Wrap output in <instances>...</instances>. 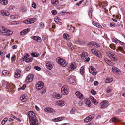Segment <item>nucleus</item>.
<instances>
[{
  "label": "nucleus",
  "mask_w": 125,
  "mask_h": 125,
  "mask_svg": "<svg viewBox=\"0 0 125 125\" xmlns=\"http://www.w3.org/2000/svg\"><path fill=\"white\" fill-rule=\"evenodd\" d=\"M30 125H37L38 123V120L35 114L32 111H30L28 112Z\"/></svg>",
  "instance_id": "1"
},
{
  "label": "nucleus",
  "mask_w": 125,
  "mask_h": 125,
  "mask_svg": "<svg viewBox=\"0 0 125 125\" xmlns=\"http://www.w3.org/2000/svg\"><path fill=\"white\" fill-rule=\"evenodd\" d=\"M1 30L2 32L3 35L7 36L11 35L13 33L12 31L6 28L3 27Z\"/></svg>",
  "instance_id": "2"
},
{
  "label": "nucleus",
  "mask_w": 125,
  "mask_h": 125,
  "mask_svg": "<svg viewBox=\"0 0 125 125\" xmlns=\"http://www.w3.org/2000/svg\"><path fill=\"white\" fill-rule=\"evenodd\" d=\"M57 61V62L62 66L64 67L67 65V63L65 60L61 58H58Z\"/></svg>",
  "instance_id": "3"
},
{
  "label": "nucleus",
  "mask_w": 125,
  "mask_h": 125,
  "mask_svg": "<svg viewBox=\"0 0 125 125\" xmlns=\"http://www.w3.org/2000/svg\"><path fill=\"white\" fill-rule=\"evenodd\" d=\"M67 81L69 83L73 85H75L77 83L76 81L75 80L74 77L72 76H70L68 77Z\"/></svg>",
  "instance_id": "4"
},
{
  "label": "nucleus",
  "mask_w": 125,
  "mask_h": 125,
  "mask_svg": "<svg viewBox=\"0 0 125 125\" xmlns=\"http://www.w3.org/2000/svg\"><path fill=\"white\" fill-rule=\"evenodd\" d=\"M107 54L112 60L115 61H117V56L112 52H109L107 53Z\"/></svg>",
  "instance_id": "5"
},
{
  "label": "nucleus",
  "mask_w": 125,
  "mask_h": 125,
  "mask_svg": "<svg viewBox=\"0 0 125 125\" xmlns=\"http://www.w3.org/2000/svg\"><path fill=\"white\" fill-rule=\"evenodd\" d=\"M68 87L66 85L63 86L61 89V92L64 95H66L68 93Z\"/></svg>",
  "instance_id": "6"
},
{
  "label": "nucleus",
  "mask_w": 125,
  "mask_h": 125,
  "mask_svg": "<svg viewBox=\"0 0 125 125\" xmlns=\"http://www.w3.org/2000/svg\"><path fill=\"white\" fill-rule=\"evenodd\" d=\"M15 85L14 84H8L7 86V88L8 89V91H9L11 94L13 93L15 90Z\"/></svg>",
  "instance_id": "7"
},
{
  "label": "nucleus",
  "mask_w": 125,
  "mask_h": 125,
  "mask_svg": "<svg viewBox=\"0 0 125 125\" xmlns=\"http://www.w3.org/2000/svg\"><path fill=\"white\" fill-rule=\"evenodd\" d=\"M44 86V84L42 82H38L36 85V87L37 90H40L42 89Z\"/></svg>",
  "instance_id": "8"
},
{
  "label": "nucleus",
  "mask_w": 125,
  "mask_h": 125,
  "mask_svg": "<svg viewBox=\"0 0 125 125\" xmlns=\"http://www.w3.org/2000/svg\"><path fill=\"white\" fill-rule=\"evenodd\" d=\"M112 70L113 73L116 75H118L121 73V71L120 70L116 67H113Z\"/></svg>",
  "instance_id": "9"
},
{
  "label": "nucleus",
  "mask_w": 125,
  "mask_h": 125,
  "mask_svg": "<svg viewBox=\"0 0 125 125\" xmlns=\"http://www.w3.org/2000/svg\"><path fill=\"white\" fill-rule=\"evenodd\" d=\"M109 104V102L106 100H104L100 103L101 108L107 107Z\"/></svg>",
  "instance_id": "10"
},
{
  "label": "nucleus",
  "mask_w": 125,
  "mask_h": 125,
  "mask_svg": "<svg viewBox=\"0 0 125 125\" xmlns=\"http://www.w3.org/2000/svg\"><path fill=\"white\" fill-rule=\"evenodd\" d=\"M89 72L92 73L93 75H95L97 73L95 69L92 66H90L89 68Z\"/></svg>",
  "instance_id": "11"
},
{
  "label": "nucleus",
  "mask_w": 125,
  "mask_h": 125,
  "mask_svg": "<svg viewBox=\"0 0 125 125\" xmlns=\"http://www.w3.org/2000/svg\"><path fill=\"white\" fill-rule=\"evenodd\" d=\"M94 116V114L91 115L86 117L84 120V122L85 123L91 121Z\"/></svg>",
  "instance_id": "12"
},
{
  "label": "nucleus",
  "mask_w": 125,
  "mask_h": 125,
  "mask_svg": "<svg viewBox=\"0 0 125 125\" xmlns=\"http://www.w3.org/2000/svg\"><path fill=\"white\" fill-rule=\"evenodd\" d=\"M53 98H55L56 99H59L62 96V95L60 94L57 93L56 92H54L52 94Z\"/></svg>",
  "instance_id": "13"
},
{
  "label": "nucleus",
  "mask_w": 125,
  "mask_h": 125,
  "mask_svg": "<svg viewBox=\"0 0 125 125\" xmlns=\"http://www.w3.org/2000/svg\"><path fill=\"white\" fill-rule=\"evenodd\" d=\"M33 78V74L29 75L26 78L25 80L26 82L27 83L31 82L32 81Z\"/></svg>",
  "instance_id": "14"
},
{
  "label": "nucleus",
  "mask_w": 125,
  "mask_h": 125,
  "mask_svg": "<svg viewBox=\"0 0 125 125\" xmlns=\"http://www.w3.org/2000/svg\"><path fill=\"white\" fill-rule=\"evenodd\" d=\"M30 28H28L24 29L20 32V35L22 36L25 35L30 31Z\"/></svg>",
  "instance_id": "15"
},
{
  "label": "nucleus",
  "mask_w": 125,
  "mask_h": 125,
  "mask_svg": "<svg viewBox=\"0 0 125 125\" xmlns=\"http://www.w3.org/2000/svg\"><path fill=\"white\" fill-rule=\"evenodd\" d=\"M45 112L50 113H52L54 114L55 112V111L53 109L51 108H46L44 109Z\"/></svg>",
  "instance_id": "16"
},
{
  "label": "nucleus",
  "mask_w": 125,
  "mask_h": 125,
  "mask_svg": "<svg viewBox=\"0 0 125 125\" xmlns=\"http://www.w3.org/2000/svg\"><path fill=\"white\" fill-rule=\"evenodd\" d=\"M76 63L74 62L72 63L70 65V68L69 69V71L73 70L75 69L76 68Z\"/></svg>",
  "instance_id": "17"
},
{
  "label": "nucleus",
  "mask_w": 125,
  "mask_h": 125,
  "mask_svg": "<svg viewBox=\"0 0 125 125\" xmlns=\"http://www.w3.org/2000/svg\"><path fill=\"white\" fill-rule=\"evenodd\" d=\"M75 94L77 97L80 99H82L84 98V96L79 91H77L75 93Z\"/></svg>",
  "instance_id": "18"
},
{
  "label": "nucleus",
  "mask_w": 125,
  "mask_h": 125,
  "mask_svg": "<svg viewBox=\"0 0 125 125\" xmlns=\"http://www.w3.org/2000/svg\"><path fill=\"white\" fill-rule=\"evenodd\" d=\"M21 75V71L19 70L16 71L15 73L14 74V77L15 78H18Z\"/></svg>",
  "instance_id": "19"
},
{
  "label": "nucleus",
  "mask_w": 125,
  "mask_h": 125,
  "mask_svg": "<svg viewBox=\"0 0 125 125\" xmlns=\"http://www.w3.org/2000/svg\"><path fill=\"white\" fill-rule=\"evenodd\" d=\"M32 39L37 41V42L41 43L42 42V40L41 38L38 36H33L32 37Z\"/></svg>",
  "instance_id": "20"
},
{
  "label": "nucleus",
  "mask_w": 125,
  "mask_h": 125,
  "mask_svg": "<svg viewBox=\"0 0 125 125\" xmlns=\"http://www.w3.org/2000/svg\"><path fill=\"white\" fill-rule=\"evenodd\" d=\"M57 104L60 106H63L65 105V102L62 100L57 101Z\"/></svg>",
  "instance_id": "21"
},
{
  "label": "nucleus",
  "mask_w": 125,
  "mask_h": 125,
  "mask_svg": "<svg viewBox=\"0 0 125 125\" xmlns=\"http://www.w3.org/2000/svg\"><path fill=\"white\" fill-rule=\"evenodd\" d=\"M46 66L47 68L49 70L51 69L52 67L51 62H48L46 63Z\"/></svg>",
  "instance_id": "22"
},
{
  "label": "nucleus",
  "mask_w": 125,
  "mask_h": 125,
  "mask_svg": "<svg viewBox=\"0 0 125 125\" xmlns=\"http://www.w3.org/2000/svg\"><path fill=\"white\" fill-rule=\"evenodd\" d=\"M20 99L23 102H26L27 100V97L25 95L21 96L20 97Z\"/></svg>",
  "instance_id": "23"
},
{
  "label": "nucleus",
  "mask_w": 125,
  "mask_h": 125,
  "mask_svg": "<svg viewBox=\"0 0 125 125\" xmlns=\"http://www.w3.org/2000/svg\"><path fill=\"white\" fill-rule=\"evenodd\" d=\"M63 37L67 40H69L70 39V36L67 34H64L63 35Z\"/></svg>",
  "instance_id": "24"
},
{
  "label": "nucleus",
  "mask_w": 125,
  "mask_h": 125,
  "mask_svg": "<svg viewBox=\"0 0 125 125\" xmlns=\"http://www.w3.org/2000/svg\"><path fill=\"white\" fill-rule=\"evenodd\" d=\"M92 24L94 25L97 27L99 28H101V26L99 23H97V22H95L94 21H93Z\"/></svg>",
  "instance_id": "25"
},
{
  "label": "nucleus",
  "mask_w": 125,
  "mask_h": 125,
  "mask_svg": "<svg viewBox=\"0 0 125 125\" xmlns=\"http://www.w3.org/2000/svg\"><path fill=\"white\" fill-rule=\"evenodd\" d=\"M63 119V118L62 117H60L53 119V121H54L58 122L62 121Z\"/></svg>",
  "instance_id": "26"
},
{
  "label": "nucleus",
  "mask_w": 125,
  "mask_h": 125,
  "mask_svg": "<svg viewBox=\"0 0 125 125\" xmlns=\"http://www.w3.org/2000/svg\"><path fill=\"white\" fill-rule=\"evenodd\" d=\"M10 18L12 19H14L19 18L18 15H12L10 16Z\"/></svg>",
  "instance_id": "27"
},
{
  "label": "nucleus",
  "mask_w": 125,
  "mask_h": 125,
  "mask_svg": "<svg viewBox=\"0 0 125 125\" xmlns=\"http://www.w3.org/2000/svg\"><path fill=\"white\" fill-rule=\"evenodd\" d=\"M51 3L55 6H56L58 4V0H52Z\"/></svg>",
  "instance_id": "28"
},
{
  "label": "nucleus",
  "mask_w": 125,
  "mask_h": 125,
  "mask_svg": "<svg viewBox=\"0 0 125 125\" xmlns=\"http://www.w3.org/2000/svg\"><path fill=\"white\" fill-rule=\"evenodd\" d=\"M0 3L3 5H6L8 3L7 0H0Z\"/></svg>",
  "instance_id": "29"
},
{
  "label": "nucleus",
  "mask_w": 125,
  "mask_h": 125,
  "mask_svg": "<svg viewBox=\"0 0 125 125\" xmlns=\"http://www.w3.org/2000/svg\"><path fill=\"white\" fill-rule=\"evenodd\" d=\"M90 98L91 101L94 104H96L98 103V102L96 101V100L93 97H91Z\"/></svg>",
  "instance_id": "30"
},
{
  "label": "nucleus",
  "mask_w": 125,
  "mask_h": 125,
  "mask_svg": "<svg viewBox=\"0 0 125 125\" xmlns=\"http://www.w3.org/2000/svg\"><path fill=\"white\" fill-rule=\"evenodd\" d=\"M87 57V54L86 53H84L81 55V57L82 59H84Z\"/></svg>",
  "instance_id": "31"
},
{
  "label": "nucleus",
  "mask_w": 125,
  "mask_h": 125,
  "mask_svg": "<svg viewBox=\"0 0 125 125\" xmlns=\"http://www.w3.org/2000/svg\"><path fill=\"white\" fill-rule=\"evenodd\" d=\"M117 121H119V120L115 117H114L112 118L110 120V122H116Z\"/></svg>",
  "instance_id": "32"
},
{
  "label": "nucleus",
  "mask_w": 125,
  "mask_h": 125,
  "mask_svg": "<svg viewBox=\"0 0 125 125\" xmlns=\"http://www.w3.org/2000/svg\"><path fill=\"white\" fill-rule=\"evenodd\" d=\"M113 80V79L112 78H108L106 79L105 82L107 83H110Z\"/></svg>",
  "instance_id": "33"
},
{
  "label": "nucleus",
  "mask_w": 125,
  "mask_h": 125,
  "mask_svg": "<svg viewBox=\"0 0 125 125\" xmlns=\"http://www.w3.org/2000/svg\"><path fill=\"white\" fill-rule=\"evenodd\" d=\"M32 58H29L25 60V61L27 63L29 62H32Z\"/></svg>",
  "instance_id": "34"
},
{
  "label": "nucleus",
  "mask_w": 125,
  "mask_h": 125,
  "mask_svg": "<svg viewBox=\"0 0 125 125\" xmlns=\"http://www.w3.org/2000/svg\"><path fill=\"white\" fill-rule=\"evenodd\" d=\"M86 104V105L88 106V107H90L91 105V102L89 100H87Z\"/></svg>",
  "instance_id": "35"
},
{
  "label": "nucleus",
  "mask_w": 125,
  "mask_h": 125,
  "mask_svg": "<svg viewBox=\"0 0 125 125\" xmlns=\"http://www.w3.org/2000/svg\"><path fill=\"white\" fill-rule=\"evenodd\" d=\"M30 18L24 21V22L26 24H31V21L30 20Z\"/></svg>",
  "instance_id": "36"
},
{
  "label": "nucleus",
  "mask_w": 125,
  "mask_h": 125,
  "mask_svg": "<svg viewBox=\"0 0 125 125\" xmlns=\"http://www.w3.org/2000/svg\"><path fill=\"white\" fill-rule=\"evenodd\" d=\"M67 45L70 49L72 50H73V45L71 43H68L67 44Z\"/></svg>",
  "instance_id": "37"
},
{
  "label": "nucleus",
  "mask_w": 125,
  "mask_h": 125,
  "mask_svg": "<svg viewBox=\"0 0 125 125\" xmlns=\"http://www.w3.org/2000/svg\"><path fill=\"white\" fill-rule=\"evenodd\" d=\"M30 20L31 21V24L33 23L36 21V19L34 18H30Z\"/></svg>",
  "instance_id": "38"
},
{
  "label": "nucleus",
  "mask_w": 125,
  "mask_h": 125,
  "mask_svg": "<svg viewBox=\"0 0 125 125\" xmlns=\"http://www.w3.org/2000/svg\"><path fill=\"white\" fill-rule=\"evenodd\" d=\"M95 55H96L97 57L99 58H101L102 57V54L99 51H97Z\"/></svg>",
  "instance_id": "39"
},
{
  "label": "nucleus",
  "mask_w": 125,
  "mask_h": 125,
  "mask_svg": "<svg viewBox=\"0 0 125 125\" xmlns=\"http://www.w3.org/2000/svg\"><path fill=\"white\" fill-rule=\"evenodd\" d=\"M93 11L92 10V9L91 8L89 10L88 15L90 18L91 19L92 18V15Z\"/></svg>",
  "instance_id": "40"
},
{
  "label": "nucleus",
  "mask_w": 125,
  "mask_h": 125,
  "mask_svg": "<svg viewBox=\"0 0 125 125\" xmlns=\"http://www.w3.org/2000/svg\"><path fill=\"white\" fill-rule=\"evenodd\" d=\"M98 51L96 49L94 48L91 49V51L92 53L95 55Z\"/></svg>",
  "instance_id": "41"
},
{
  "label": "nucleus",
  "mask_w": 125,
  "mask_h": 125,
  "mask_svg": "<svg viewBox=\"0 0 125 125\" xmlns=\"http://www.w3.org/2000/svg\"><path fill=\"white\" fill-rule=\"evenodd\" d=\"M26 86V84H24L22 87L18 88V91L20 90H24Z\"/></svg>",
  "instance_id": "42"
},
{
  "label": "nucleus",
  "mask_w": 125,
  "mask_h": 125,
  "mask_svg": "<svg viewBox=\"0 0 125 125\" xmlns=\"http://www.w3.org/2000/svg\"><path fill=\"white\" fill-rule=\"evenodd\" d=\"M8 118H4L2 121L1 124L2 125H4L5 123L7 121Z\"/></svg>",
  "instance_id": "43"
},
{
  "label": "nucleus",
  "mask_w": 125,
  "mask_h": 125,
  "mask_svg": "<svg viewBox=\"0 0 125 125\" xmlns=\"http://www.w3.org/2000/svg\"><path fill=\"white\" fill-rule=\"evenodd\" d=\"M29 56V55H28L27 54H25L24 56H23L22 58V59H23L22 60V61H25V60L27 59V58Z\"/></svg>",
  "instance_id": "44"
},
{
  "label": "nucleus",
  "mask_w": 125,
  "mask_h": 125,
  "mask_svg": "<svg viewBox=\"0 0 125 125\" xmlns=\"http://www.w3.org/2000/svg\"><path fill=\"white\" fill-rule=\"evenodd\" d=\"M38 53H32L31 54V56H32L34 57H37L38 55Z\"/></svg>",
  "instance_id": "45"
},
{
  "label": "nucleus",
  "mask_w": 125,
  "mask_h": 125,
  "mask_svg": "<svg viewBox=\"0 0 125 125\" xmlns=\"http://www.w3.org/2000/svg\"><path fill=\"white\" fill-rule=\"evenodd\" d=\"M75 109L74 108H73L71 110L70 113L71 114H75Z\"/></svg>",
  "instance_id": "46"
},
{
  "label": "nucleus",
  "mask_w": 125,
  "mask_h": 125,
  "mask_svg": "<svg viewBox=\"0 0 125 125\" xmlns=\"http://www.w3.org/2000/svg\"><path fill=\"white\" fill-rule=\"evenodd\" d=\"M94 42H90L87 45V46H94Z\"/></svg>",
  "instance_id": "47"
},
{
  "label": "nucleus",
  "mask_w": 125,
  "mask_h": 125,
  "mask_svg": "<svg viewBox=\"0 0 125 125\" xmlns=\"http://www.w3.org/2000/svg\"><path fill=\"white\" fill-rule=\"evenodd\" d=\"M118 41L119 40L117 39H115L113 38L112 39V42L116 43H117L118 42Z\"/></svg>",
  "instance_id": "48"
},
{
  "label": "nucleus",
  "mask_w": 125,
  "mask_h": 125,
  "mask_svg": "<svg viewBox=\"0 0 125 125\" xmlns=\"http://www.w3.org/2000/svg\"><path fill=\"white\" fill-rule=\"evenodd\" d=\"M84 72L83 68L82 67L80 69V72L82 75H83Z\"/></svg>",
  "instance_id": "49"
},
{
  "label": "nucleus",
  "mask_w": 125,
  "mask_h": 125,
  "mask_svg": "<svg viewBox=\"0 0 125 125\" xmlns=\"http://www.w3.org/2000/svg\"><path fill=\"white\" fill-rule=\"evenodd\" d=\"M105 61L107 63L108 65H109L110 63L111 62V61L107 59H105Z\"/></svg>",
  "instance_id": "50"
},
{
  "label": "nucleus",
  "mask_w": 125,
  "mask_h": 125,
  "mask_svg": "<svg viewBox=\"0 0 125 125\" xmlns=\"http://www.w3.org/2000/svg\"><path fill=\"white\" fill-rule=\"evenodd\" d=\"M74 43L79 45H80V40H74Z\"/></svg>",
  "instance_id": "51"
},
{
  "label": "nucleus",
  "mask_w": 125,
  "mask_h": 125,
  "mask_svg": "<svg viewBox=\"0 0 125 125\" xmlns=\"http://www.w3.org/2000/svg\"><path fill=\"white\" fill-rule=\"evenodd\" d=\"M10 14L9 12L6 11H4V15L8 16Z\"/></svg>",
  "instance_id": "52"
},
{
  "label": "nucleus",
  "mask_w": 125,
  "mask_h": 125,
  "mask_svg": "<svg viewBox=\"0 0 125 125\" xmlns=\"http://www.w3.org/2000/svg\"><path fill=\"white\" fill-rule=\"evenodd\" d=\"M21 10L23 12H25L27 11V9L26 7H23L22 8Z\"/></svg>",
  "instance_id": "53"
},
{
  "label": "nucleus",
  "mask_w": 125,
  "mask_h": 125,
  "mask_svg": "<svg viewBox=\"0 0 125 125\" xmlns=\"http://www.w3.org/2000/svg\"><path fill=\"white\" fill-rule=\"evenodd\" d=\"M94 46L96 47H99V44L96 43V42H94Z\"/></svg>",
  "instance_id": "54"
},
{
  "label": "nucleus",
  "mask_w": 125,
  "mask_h": 125,
  "mask_svg": "<svg viewBox=\"0 0 125 125\" xmlns=\"http://www.w3.org/2000/svg\"><path fill=\"white\" fill-rule=\"evenodd\" d=\"M16 56L15 55H13L11 58V61L13 62L15 60Z\"/></svg>",
  "instance_id": "55"
},
{
  "label": "nucleus",
  "mask_w": 125,
  "mask_h": 125,
  "mask_svg": "<svg viewBox=\"0 0 125 125\" xmlns=\"http://www.w3.org/2000/svg\"><path fill=\"white\" fill-rule=\"evenodd\" d=\"M8 71L5 70L2 71V74H3L4 75H6L8 73Z\"/></svg>",
  "instance_id": "56"
},
{
  "label": "nucleus",
  "mask_w": 125,
  "mask_h": 125,
  "mask_svg": "<svg viewBox=\"0 0 125 125\" xmlns=\"http://www.w3.org/2000/svg\"><path fill=\"white\" fill-rule=\"evenodd\" d=\"M34 68L36 70L38 71H40L41 70L40 68L38 66H35L34 67Z\"/></svg>",
  "instance_id": "57"
},
{
  "label": "nucleus",
  "mask_w": 125,
  "mask_h": 125,
  "mask_svg": "<svg viewBox=\"0 0 125 125\" xmlns=\"http://www.w3.org/2000/svg\"><path fill=\"white\" fill-rule=\"evenodd\" d=\"M85 42L84 41H80V45H82L85 43Z\"/></svg>",
  "instance_id": "58"
},
{
  "label": "nucleus",
  "mask_w": 125,
  "mask_h": 125,
  "mask_svg": "<svg viewBox=\"0 0 125 125\" xmlns=\"http://www.w3.org/2000/svg\"><path fill=\"white\" fill-rule=\"evenodd\" d=\"M14 7L13 6H11L9 7V10L10 11H12L14 8Z\"/></svg>",
  "instance_id": "59"
},
{
  "label": "nucleus",
  "mask_w": 125,
  "mask_h": 125,
  "mask_svg": "<svg viewBox=\"0 0 125 125\" xmlns=\"http://www.w3.org/2000/svg\"><path fill=\"white\" fill-rule=\"evenodd\" d=\"M40 25L41 27L42 28H43L44 27V25L42 22H41L40 23Z\"/></svg>",
  "instance_id": "60"
},
{
  "label": "nucleus",
  "mask_w": 125,
  "mask_h": 125,
  "mask_svg": "<svg viewBox=\"0 0 125 125\" xmlns=\"http://www.w3.org/2000/svg\"><path fill=\"white\" fill-rule=\"evenodd\" d=\"M91 93L94 95L95 94H96V92L93 89L91 90Z\"/></svg>",
  "instance_id": "61"
},
{
  "label": "nucleus",
  "mask_w": 125,
  "mask_h": 125,
  "mask_svg": "<svg viewBox=\"0 0 125 125\" xmlns=\"http://www.w3.org/2000/svg\"><path fill=\"white\" fill-rule=\"evenodd\" d=\"M57 11L55 10H53L52 11V13L53 15H55L57 13Z\"/></svg>",
  "instance_id": "62"
},
{
  "label": "nucleus",
  "mask_w": 125,
  "mask_h": 125,
  "mask_svg": "<svg viewBox=\"0 0 125 125\" xmlns=\"http://www.w3.org/2000/svg\"><path fill=\"white\" fill-rule=\"evenodd\" d=\"M32 6L33 8L34 9H35L36 8V6L35 3L33 2L32 4Z\"/></svg>",
  "instance_id": "63"
},
{
  "label": "nucleus",
  "mask_w": 125,
  "mask_h": 125,
  "mask_svg": "<svg viewBox=\"0 0 125 125\" xmlns=\"http://www.w3.org/2000/svg\"><path fill=\"white\" fill-rule=\"evenodd\" d=\"M31 68V66H28V67H26L25 68V69H26V71H29L30 69Z\"/></svg>",
  "instance_id": "64"
}]
</instances>
